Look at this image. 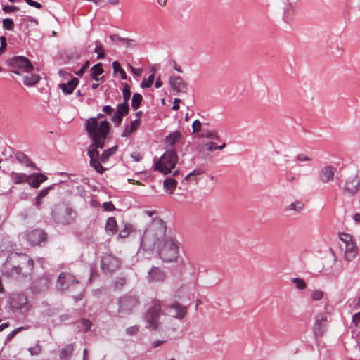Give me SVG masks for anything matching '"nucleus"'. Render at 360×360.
<instances>
[{"instance_id": "f257e3e1", "label": "nucleus", "mask_w": 360, "mask_h": 360, "mask_svg": "<svg viewBox=\"0 0 360 360\" xmlns=\"http://www.w3.org/2000/svg\"><path fill=\"white\" fill-rule=\"evenodd\" d=\"M166 230V224L162 219H153L141 238V248L145 252L153 250L165 236Z\"/></svg>"}, {"instance_id": "f03ea898", "label": "nucleus", "mask_w": 360, "mask_h": 360, "mask_svg": "<svg viewBox=\"0 0 360 360\" xmlns=\"http://www.w3.org/2000/svg\"><path fill=\"white\" fill-rule=\"evenodd\" d=\"M85 129L91 139L94 141L97 146H101L98 140H106L110 132V123L106 120H103L98 126V121L96 118H89L86 120Z\"/></svg>"}, {"instance_id": "7ed1b4c3", "label": "nucleus", "mask_w": 360, "mask_h": 360, "mask_svg": "<svg viewBox=\"0 0 360 360\" xmlns=\"http://www.w3.org/2000/svg\"><path fill=\"white\" fill-rule=\"evenodd\" d=\"M158 255L163 262H176L179 256V243L172 237L165 239L158 245Z\"/></svg>"}, {"instance_id": "20e7f679", "label": "nucleus", "mask_w": 360, "mask_h": 360, "mask_svg": "<svg viewBox=\"0 0 360 360\" xmlns=\"http://www.w3.org/2000/svg\"><path fill=\"white\" fill-rule=\"evenodd\" d=\"M77 217V212L67 205H58L51 212V218L53 221L61 226L72 224Z\"/></svg>"}, {"instance_id": "39448f33", "label": "nucleus", "mask_w": 360, "mask_h": 360, "mask_svg": "<svg viewBox=\"0 0 360 360\" xmlns=\"http://www.w3.org/2000/svg\"><path fill=\"white\" fill-rule=\"evenodd\" d=\"M162 314V306L159 300L152 301L151 305L147 309L143 319L146 323V328L151 330H157L159 328V319Z\"/></svg>"}, {"instance_id": "423d86ee", "label": "nucleus", "mask_w": 360, "mask_h": 360, "mask_svg": "<svg viewBox=\"0 0 360 360\" xmlns=\"http://www.w3.org/2000/svg\"><path fill=\"white\" fill-rule=\"evenodd\" d=\"M178 162V155L175 150H166L160 160L155 162L154 169L164 174L172 172Z\"/></svg>"}, {"instance_id": "0eeeda50", "label": "nucleus", "mask_w": 360, "mask_h": 360, "mask_svg": "<svg viewBox=\"0 0 360 360\" xmlns=\"http://www.w3.org/2000/svg\"><path fill=\"white\" fill-rule=\"evenodd\" d=\"M6 65L11 68V72L17 75H20L21 72H29L34 68L30 60L26 57L15 56L6 60Z\"/></svg>"}, {"instance_id": "6e6552de", "label": "nucleus", "mask_w": 360, "mask_h": 360, "mask_svg": "<svg viewBox=\"0 0 360 360\" xmlns=\"http://www.w3.org/2000/svg\"><path fill=\"white\" fill-rule=\"evenodd\" d=\"M340 239L345 245V258L347 261H352L357 255L358 248L351 235L345 233H340Z\"/></svg>"}, {"instance_id": "1a4fd4ad", "label": "nucleus", "mask_w": 360, "mask_h": 360, "mask_svg": "<svg viewBox=\"0 0 360 360\" xmlns=\"http://www.w3.org/2000/svg\"><path fill=\"white\" fill-rule=\"evenodd\" d=\"M54 276L51 274H44L41 276L34 280L31 285V290L34 293H42L46 292L52 281Z\"/></svg>"}, {"instance_id": "9d476101", "label": "nucleus", "mask_w": 360, "mask_h": 360, "mask_svg": "<svg viewBox=\"0 0 360 360\" xmlns=\"http://www.w3.org/2000/svg\"><path fill=\"white\" fill-rule=\"evenodd\" d=\"M25 239L32 246H42L47 239V233L42 229H35L25 234Z\"/></svg>"}, {"instance_id": "9b49d317", "label": "nucleus", "mask_w": 360, "mask_h": 360, "mask_svg": "<svg viewBox=\"0 0 360 360\" xmlns=\"http://www.w3.org/2000/svg\"><path fill=\"white\" fill-rule=\"evenodd\" d=\"M120 266V260L112 254H106L102 257L101 269L105 274H112Z\"/></svg>"}, {"instance_id": "f8f14e48", "label": "nucleus", "mask_w": 360, "mask_h": 360, "mask_svg": "<svg viewBox=\"0 0 360 360\" xmlns=\"http://www.w3.org/2000/svg\"><path fill=\"white\" fill-rule=\"evenodd\" d=\"M78 283V280L75 278L72 274L61 272L58 276L56 288L58 290L63 292L64 290L70 288L72 284Z\"/></svg>"}, {"instance_id": "ddd939ff", "label": "nucleus", "mask_w": 360, "mask_h": 360, "mask_svg": "<svg viewBox=\"0 0 360 360\" xmlns=\"http://www.w3.org/2000/svg\"><path fill=\"white\" fill-rule=\"evenodd\" d=\"M165 310L172 318L181 320L187 314V307L175 301L171 304L165 305Z\"/></svg>"}, {"instance_id": "4468645a", "label": "nucleus", "mask_w": 360, "mask_h": 360, "mask_svg": "<svg viewBox=\"0 0 360 360\" xmlns=\"http://www.w3.org/2000/svg\"><path fill=\"white\" fill-rule=\"evenodd\" d=\"M139 303L137 296L134 295H125L119 300V311L127 312L131 311Z\"/></svg>"}, {"instance_id": "2eb2a0df", "label": "nucleus", "mask_w": 360, "mask_h": 360, "mask_svg": "<svg viewBox=\"0 0 360 360\" xmlns=\"http://www.w3.org/2000/svg\"><path fill=\"white\" fill-rule=\"evenodd\" d=\"M314 319V333L316 336H322L326 328L327 316L325 313H319L315 315Z\"/></svg>"}, {"instance_id": "dca6fc26", "label": "nucleus", "mask_w": 360, "mask_h": 360, "mask_svg": "<svg viewBox=\"0 0 360 360\" xmlns=\"http://www.w3.org/2000/svg\"><path fill=\"white\" fill-rule=\"evenodd\" d=\"M129 110V105L122 103L117 105L116 111L111 117V120L115 124H120L122 122L123 117L128 114Z\"/></svg>"}, {"instance_id": "f3484780", "label": "nucleus", "mask_w": 360, "mask_h": 360, "mask_svg": "<svg viewBox=\"0 0 360 360\" xmlns=\"http://www.w3.org/2000/svg\"><path fill=\"white\" fill-rule=\"evenodd\" d=\"M183 135L181 131L176 130L169 133L165 139V146L167 150H174V146L178 143Z\"/></svg>"}, {"instance_id": "a211bd4d", "label": "nucleus", "mask_w": 360, "mask_h": 360, "mask_svg": "<svg viewBox=\"0 0 360 360\" xmlns=\"http://www.w3.org/2000/svg\"><path fill=\"white\" fill-rule=\"evenodd\" d=\"M360 188V181L356 176L349 177L345 182L344 192L354 195Z\"/></svg>"}, {"instance_id": "6ab92c4d", "label": "nucleus", "mask_w": 360, "mask_h": 360, "mask_svg": "<svg viewBox=\"0 0 360 360\" xmlns=\"http://www.w3.org/2000/svg\"><path fill=\"white\" fill-rule=\"evenodd\" d=\"M335 168L330 165L324 166L321 169L319 174L321 182L326 184L333 180Z\"/></svg>"}, {"instance_id": "aec40b11", "label": "nucleus", "mask_w": 360, "mask_h": 360, "mask_svg": "<svg viewBox=\"0 0 360 360\" xmlns=\"http://www.w3.org/2000/svg\"><path fill=\"white\" fill-rule=\"evenodd\" d=\"M169 84L177 92H186L187 90V84L179 76H170Z\"/></svg>"}, {"instance_id": "412c9836", "label": "nucleus", "mask_w": 360, "mask_h": 360, "mask_svg": "<svg viewBox=\"0 0 360 360\" xmlns=\"http://www.w3.org/2000/svg\"><path fill=\"white\" fill-rule=\"evenodd\" d=\"M165 277V272L159 267L153 266L148 272V281L151 282H162Z\"/></svg>"}, {"instance_id": "4be33fe9", "label": "nucleus", "mask_w": 360, "mask_h": 360, "mask_svg": "<svg viewBox=\"0 0 360 360\" xmlns=\"http://www.w3.org/2000/svg\"><path fill=\"white\" fill-rule=\"evenodd\" d=\"M98 141L102 144L101 146H97V144H96L94 141H91V143L87 150V155L90 159H91V157L93 159H99L100 158L98 149H103L104 148L105 140H98Z\"/></svg>"}, {"instance_id": "5701e85b", "label": "nucleus", "mask_w": 360, "mask_h": 360, "mask_svg": "<svg viewBox=\"0 0 360 360\" xmlns=\"http://www.w3.org/2000/svg\"><path fill=\"white\" fill-rule=\"evenodd\" d=\"M79 83V79L76 77L71 79L67 83H61L58 87L61 89L63 93L65 95L71 94Z\"/></svg>"}, {"instance_id": "b1692460", "label": "nucleus", "mask_w": 360, "mask_h": 360, "mask_svg": "<svg viewBox=\"0 0 360 360\" xmlns=\"http://www.w3.org/2000/svg\"><path fill=\"white\" fill-rule=\"evenodd\" d=\"M27 302V297L23 294H19L15 297L12 298L11 306L13 309L18 310L26 305Z\"/></svg>"}, {"instance_id": "393cba45", "label": "nucleus", "mask_w": 360, "mask_h": 360, "mask_svg": "<svg viewBox=\"0 0 360 360\" xmlns=\"http://www.w3.org/2000/svg\"><path fill=\"white\" fill-rule=\"evenodd\" d=\"M110 39L113 42H120L124 45L127 48L136 47L135 41L129 38L121 37L118 34H111L109 37Z\"/></svg>"}, {"instance_id": "a878e982", "label": "nucleus", "mask_w": 360, "mask_h": 360, "mask_svg": "<svg viewBox=\"0 0 360 360\" xmlns=\"http://www.w3.org/2000/svg\"><path fill=\"white\" fill-rule=\"evenodd\" d=\"M15 158L16 160L20 164L25 165L27 167H33L35 169H38L37 165L32 162V160L29 158L27 155H26L24 153L18 151L15 153Z\"/></svg>"}, {"instance_id": "bb28decb", "label": "nucleus", "mask_w": 360, "mask_h": 360, "mask_svg": "<svg viewBox=\"0 0 360 360\" xmlns=\"http://www.w3.org/2000/svg\"><path fill=\"white\" fill-rule=\"evenodd\" d=\"M295 14L294 7L291 4H286L283 8V20L290 24Z\"/></svg>"}, {"instance_id": "cd10ccee", "label": "nucleus", "mask_w": 360, "mask_h": 360, "mask_svg": "<svg viewBox=\"0 0 360 360\" xmlns=\"http://www.w3.org/2000/svg\"><path fill=\"white\" fill-rule=\"evenodd\" d=\"M77 327L79 331L87 333L92 327V322L86 318H81L77 322Z\"/></svg>"}, {"instance_id": "c85d7f7f", "label": "nucleus", "mask_w": 360, "mask_h": 360, "mask_svg": "<svg viewBox=\"0 0 360 360\" xmlns=\"http://www.w3.org/2000/svg\"><path fill=\"white\" fill-rule=\"evenodd\" d=\"M103 71L104 70L103 69L101 63H98L95 64L91 68V79L96 82L100 81L103 78V77L100 78L99 76L103 73Z\"/></svg>"}, {"instance_id": "c756f323", "label": "nucleus", "mask_w": 360, "mask_h": 360, "mask_svg": "<svg viewBox=\"0 0 360 360\" xmlns=\"http://www.w3.org/2000/svg\"><path fill=\"white\" fill-rule=\"evenodd\" d=\"M177 186V181L173 177H168L163 181V187L169 194H173Z\"/></svg>"}, {"instance_id": "7c9ffc66", "label": "nucleus", "mask_w": 360, "mask_h": 360, "mask_svg": "<svg viewBox=\"0 0 360 360\" xmlns=\"http://www.w3.org/2000/svg\"><path fill=\"white\" fill-rule=\"evenodd\" d=\"M11 175L15 184L27 182L32 178V174L27 175L25 173L12 172Z\"/></svg>"}, {"instance_id": "2f4dec72", "label": "nucleus", "mask_w": 360, "mask_h": 360, "mask_svg": "<svg viewBox=\"0 0 360 360\" xmlns=\"http://www.w3.org/2000/svg\"><path fill=\"white\" fill-rule=\"evenodd\" d=\"M74 346L72 344L66 345L60 352V359L61 360H69L72 356Z\"/></svg>"}, {"instance_id": "473e14b6", "label": "nucleus", "mask_w": 360, "mask_h": 360, "mask_svg": "<svg viewBox=\"0 0 360 360\" xmlns=\"http://www.w3.org/2000/svg\"><path fill=\"white\" fill-rule=\"evenodd\" d=\"M117 146H114L110 148L104 150L101 155V161L105 163L108 161L110 157L113 155L117 151Z\"/></svg>"}, {"instance_id": "72a5a7b5", "label": "nucleus", "mask_w": 360, "mask_h": 360, "mask_svg": "<svg viewBox=\"0 0 360 360\" xmlns=\"http://www.w3.org/2000/svg\"><path fill=\"white\" fill-rule=\"evenodd\" d=\"M139 122V119H136L135 120L131 121L129 125H127L124 127L122 133V136L128 137L133 131L136 129Z\"/></svg>"}, {"instance_id": "f704fd0d", "label": "nucleus", "mask_w": 360, "mask_h": 360, "mask_svg": "<svg viewBox=\"0 0 360 360\" xmlns=\"http://www.w3.org/2000/svg\"><path fill=\"white\" fill-rule=\"evenodd\" d=\"M40 80V77L37 75H26L23 77V84L27 86H32L37 84Z\"/></svg>"}, {"instance_id": "c9c22d12", "label": "nucleus", "mask_w": 360, "mask_h": 360, "mask_svg": "<svg viewBox=\"0 0 360 360\" xmlns=\"http://www.w3.org/2000/svg\"><path fill=\"white\" fill-rule=\"evenodd\" d=\"M117 221L115 217H108L105 223V230L108 232L115 233L117 230Z\"/></svg>"}, {"instance_id": "e433bc0d", "label": "nucleus", "mask_w": 360, "mask_h": 360, "mask_svg": "<svg viewBox=\"0 0 360 360\" xmlns=\"http://www.w3.org/2000/svg\"><path fill=\"white\" fill-rule=\"evenodd\" d=\"M101 162L99 159H93L91 157V159H90L89 165L91 167H92L98 173L103 174L106 168L102 166L101 164Z\"/></svg>"}, {"instance_id": "4c0bfd02", "label": "nucleus", "mask_w": 360, "mask_h": 360, "mask_svg": "<svg viewBox=\"0 0 360 360\" xmlns=\"http://www.w3.org/2000/svg\"><path fill=\"white\" fill-rule=\"evenodd\" d=\"M205 172V170L201 168V167H198V168H195V169H193L192 172H191L189 174H188L185 177L184 179H183V181H188V180H193L195 181V182L198 181V179L195 178V179H193V177H196L197 176H199V175H201L203 173Z\"/></svg>"}, {"instance_id": "58836bf2", "label": "nucleus", "mask_w": 360, "mask_h": 360, "mask_svg": "<svg viewBox=\"0 0 360 360\" xmlns=\"http://www.w3.org/2000/svg\"><path fill=\"white\" fill-rule=\"evenodd\" d=\"M112 66L113 68L114 74L118 72L122 79H127V74L118 61H114L112 64Z\"/></svg>"}, {"instance_id": "ea45409f", "label": "nucleus", "mask_w": 360, "mask_h": 360, "mask_svg": "<svg viewBox=\"0 0 360 360\" xmlns=\"http://www.w3.org/2000/svg\"><path fill=\"white\" fill-rule=\"evenodd\" d=\"M143 101V96L139 93L134 94L131 100V108L134 110H136L141 105Z\"/></svg>"}, {"instance_id": "a19ab883", "label": "nucleus", "mask_w": 360, "mask_h": 360, "mask_svg": "<svg viewBox=\"0 0 360 360\" xmlns=\"http://www.w3.org/2000/svg\"><path fill=\"white\" fill-rule=\"evenodd\" d=\"M201 136L211 140L219 139V136L216 130H203Z\"/></svg>"}, {"instance_id": "79ce46f5", "label": "nucleus", "mask_w": 360, "mask_h": 360, "mask_svg": "<svg viewBox=\"0 0 360 360\" xmlns=\"http://www.w3.org/2000/svg\"><path fill=\"white\" fill-rule=\"evenodd\" d=\"M94 53H97V58L102 59L105 57V53L103 51V46L102 43L99 40H96L95 41V48L94 50Z\"/></svg>"}, {"instance_id": "37998d69", "label": "nucleus", "mask_w": 360, "mask_h": 360, "mask_svg": "<svg viewBox=\"0 0 360 360\" xmlns=\"http://www.w3.org/2000/svg\"><path fill=\"white\" fill-rule=\"evenodd\" d=\"M123 102L122 103L129 105V101L131 96V88L127 84H124L122 89Z\"/></svg>"}, {"instance_id": "c03bdc74", "label": "nucleus", "mask_w": 360, "mask_h": 360, "mask_svg": "<svg viewBox=\"0 0 360 360\" xmlns=\"http://www.w3.org/2000/svg\"><path fill=\"white\" fill-rule=\"evenodd\" d=\"M2 27L6 30L13 31L15 27V24L11 18H6L2 20Z\"/></svg>"}, {"instance_id": "a18cd8bd", "label": "nucleus", "mask_w": 360, "mask_h": 360, "mask_svg": "<svg viewBox=\"0 0 360 360\" xmlns=\"http://www.w3.org/2000/svg\"><path fill=\"white\" fill-rule=\"evenodd\" d=\"M132 226L129 224H125L124 228L120 231L118 237L120 238H125L129 236L131 231Z\"/></svg>"}, {"instance_id": "49530a36", "label": "nucleus", "mask_w": 360, "mask_h": 360, "mask_svg": "<svg viewBox=\"0 0 360 360\" xmlns=\"http://www.w3.org/2000/svg\"><path fill=\"white\" fill-rule=\"evenodd\" d=\"M304 203L301 201H295L292 202L288 206V210H293L295 212H300L304 209Z\"/></svg>"}, {"instance_id": "de8ad7c7", "label": "nucleus", "mask_w": 360, "mask_h": 360, "mask_svg": "<svg viewBox=\"0 0 360 360\" xmlns=\"http://www.w3.org/2000/svg\"><path fill=\"white\" fill-rule=\"evenodd\" d=\"M154 74L150 75L148 78L144 79L141 83V87L143 89L150 88L154 82Z\"/></svg>"}, {"instance_id": "09e8293b", "label": "nucleus", "mask_w": 360, "mask_h": 360, "mask_svg": "<svg viewBox=\"0 0 360 360\" xmlns=\"http://www.w3.org/2000/svg\"><path fill=\"white\" fill-rule=\"evenodd\" d=\"M292 282L295 285L298 290H304L307 288L305 281L300 278H293Z\"/></svg>"}, {"instance_id": "8fccbe9b", "label": "nucleus", "mask_w": 360, "mask_h": 360, "mask_svg": "<svg viewBox=\"0 0 360 360\" xmlns=\"http://www.w3.org/2000/svg\"><path fill=\"white\" fill-rule=\"evenodd\" d=\"M22 272V268L19 266H13L10 270L5 271V274L7 276L20 275Z\"/></svg>"}, {"instance_id": "3c124183", "label": "nucleus", "mask_w": 360, "mask_h": 360, "mask_svg": "<svg viewBox=\"0 0 360 360\" xmlns=\"http://www.w3.org/2000/svg\"><path fill=\"white\" fill-rule=\"evenodd\" d=\"M19 10V8L16 6H13V5H4L2 6V11L6 13V14H8V13H11L14 11H18Z\"/></svg>"}, {"instance_id": "603ef678", "label": "nucleus", "mask_w": 360, "mask_h": 360, "mask_svg": "<svg viewBox=\"0 0 360 360\" xmlns=\"http://www.w3.org/2000/svg\"><path fill=\"white\" fill-rule=\"evenodd\" d=\"M323 297V292L320 290H315L311 294V298L314 300H321Z\"/></svg>"}, {"instance_id": "864d4df0", "label": "nucleus", "mask_w": 360, "mask_h": 360, "mask_svg": "<svg viewBox=\"0 0 360 360\" xmlns=\"http://www.w3.org/2000/svg\"><path fill=\"white\" fill-rule=\"evenodd\" d=\"M139 330V326L138 325H134L133 326L129 327L126 329V333L129 335H134L136 334Z\"/></svg>"}, {"instance_id": "5fc2aeb1", "label": "nucleus", "mask_w": 360, "mask_h": 360, "mask_svg": "<svg viewBox=\"0 0 360 360\" xmlns=\"http://www.w3.org/2000/svg\"><path fill=\"white\" fill-rule=\"evenodd\" d=\"M53 186L54 184L51 185V186H49L48 187H46V188H43L39 193L37 195L39 196V198H44L45 196L47 195V194L49 193V191H51V189H53Z\"/></svg>"}, {"instance_id": "6e6d98bb", "label": "nucleus", "mask_w": 360, "mask_h": 360, "mask_svg": "<svg viewBox=\"0 0 360 360\" xmlns=\"http://www.w3.org/2000/svg\"><path fill=\"white\" fill-rule=\"evenodd\" d=\"M27 183H28V184L34 188H37L40 186L39 181L36 176H32V178Z\"/></svg>"}, {"instance_id": "4d7b16f0", "label": "nucleus", "mask_w": 360, "mask_h": 360, "mask_svg": "<svg viewBox=\"0 0 360 360\" xmlns=\"http://www.w3.org/2000/svg\"><path fill=\"white\" fill-rule=\"evenodd\" d=\"M311 158L307 155H305L304 154H298L295 157L294 161H300V162H307V161H311Z\"/></svg>"}, {"instance_id": "13d9d810", "label": "nucleus", "mask_w": 360, "mask_h": 360, "mask_svg": "<svg viewBox=\"0 0 360 360\" xmlns=\"http://www.w3.org/2000/svg\"><path fill=\"white\" fill-rule=\"evenodd\" d=\"M28 350L32 356L38 355L41 352V347L39 345H36L32 347L28 348Z\"/></svg>"}, {"instance_id": "bf43d9fd", "label": "nucleus", "mask_w": 360, "mask_h": 360, "mask_svg": "<svg viewBox=\"0 0 360 360\" xmlns=\"http://www.w3.org/2000/svg\"><path fill=\"white\" fill-rule=\"evenodd\" d=\"M201 122L198 120L193 121L192 124L193 133L199 132L201 130Z\"/></svg>"}, {"instance_id": "052dcab7", "label": "nucleus", "mask_w": 360, "mask_h": 360, "mask_svg": "<svg viewBox=\"0 0 360 360\" xmlns=\"http://www.w3.org/2000/svg\"><path fill=\"white\" fill-rule=\"evenodd\" d=\"M25 266L27 270V273L30 274L34 269V261L31 258L27 259Z\"/></svg>"}, {"instance_id": "680f3d73", "label": "nucleus", "mask_w": 360, "mask_h": 360, "mask_svg": "<svg viewBox=\"0 0 360 360\" xmlns=\"http://www.w3.org/2000/svg\"><path fill=\"white\" fill-rule=\"evenodd\" d=\"M89 66V61H86L85 63L82 66V68L75 72L76 75L79 76V77H82L84 72L86 71V70L88 68V67Z\"/></svg>"}, {"instance_id": "e2e57ef3", "label": "nucleus", "mask_w": 360, "mask_h": 360, "mask_svg": "<svg viewBox=\"0 0 360 360\" xmlns=\"http://www.w3.org/2000/svg\"><path fill=\"white\" fill-rule=\"evenodd\" d=\"M103 207L106 211H113L115 207L111 201L104 202L103 203Z\"/></svg>"}, {"instance_id": "0e129e2a", "label": "nucleus", "mask_w": 360, "mask_h": 360, "mask_svg": "<svg viewBox=\"0 0 360 360\" xmlns=\"http://www.w3.org/2000/svg\"><path fill=\"white\" fill-rule=\"evenodd\" d=\"M32 176H36L40 184L47 179V176L42 173H34L32 174Z\"/></svg>"}, {"instance_id": "69168bd1", "label": "nucleus", "mask_w": 360, "mask_h": 360, "mask_svg": "<svg viewBox=\"0 0 360 360\" xmlns=\"http://www.w3.org/2000/svg\"><path fill=\"white\" fill-rule=\"evenodd\" d=\"M352 323L356 327L360 323V311L354 314L352 316Z\"/></svg>"}, {"instance_id": "338daca9", "label": "nucleus", "mask_w": 360, "mask_h": 360, "mask_svg": "<svg viewBox=\"0 0 360 360\" xmlns=\"http://www.w3.org/2000/svg\"><path fill=\"white\" fill-rule=\"evenodd\" d=\"M166 342L165 340H156L153 341L150 343V345L153 348H156L159 346H160L162 344L165 343Z\"/></svg>"}, {"instance_id": "774afa93", "label": "nucleus", "mask_w": 360, "mask_h": 360, "mask_svg": "<svg viewBox=\"0 0 360 360\" xmlns=\"http://www.w3.org/2000/svg\"><path fill=\"white\" fill-rule=\"evenodd\" d=\"M102 111L107 115H111L114 109L110 105H105L103 106Z\"/></svg>"}]
</instances>
